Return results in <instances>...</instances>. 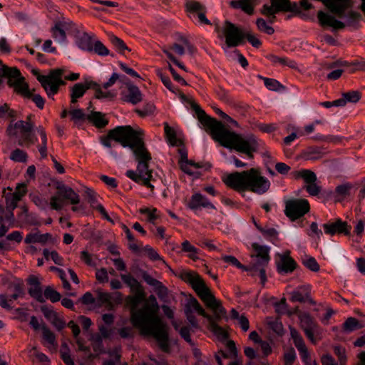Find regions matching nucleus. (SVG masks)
<instances>
[{
    "label": "nucleus",
    "instance_id": "nucleus-1",
    "mask_svg": "<svg viewBox=\"0 0 365 365\" xmlns=\"http://www.w3.org/2000/svg\"><path fill=\"white\" fill-rule=\"evenodd\" d=\"M111 140L131 149L138 163L136 170H127L125 175L134 182L153 190L151 182L155 181V177L153 170L149 169L151 155L145 148L142 131L134 130L130 125L117 126L101 138V144L108 148L112 147Z\"/></svg>",
    "mask_w": 365,
    "mask_h": 365
},
{
    "label": "nucleus",
    "instance_id": "nucleus-2",
    "mask_svg": "<svg viewBox=\"0 0 365 365\" xmlns=\"http://www.w3.org/2000/svg\"><path fill=\"white\" fill-rule=\"evenodd\" d=\"M178 277L185 283L190 284L205 304L212 310L214 315L211 316L205 312L198 301L195 298L190 299L185 307V314L192 327L197 329L198 322L193 312L202 316L208 320L209 329L216 336L226 338L227 334L225 330L217 324L226 314L225 309L222 306L221 302L215 298L210 289L206 286L202 278L194 271L182 270L178 274Z\"/></svg>",
    "mask_w": 365,
    "mask_h": 365
},
{
    "label": "nucleus",
    "instance_id": "nucleus-3",
    "mask_svg": "<svg viewBox=\"0 0 365 365\" xmlns=\"http://www.w3.org/2000/svg\"><path fill=\"white\" fill-rule=\"evenodd\" d=\"M126 298V303L130 307V322L140 330L143 336H153L160 349L164 352H169V336L166 324L158 316L159 305L155 297L150 295L148 302L140 309L138 305L145 299L144 292H134Z\"/></svg>",
    "mask_w": 365,
    "mask_h": 365
},
{
    "label": "nucleus",
    "instance_id": "nucleus-4",
    "mask_svg": "<svg viewBox=\"0 0 365 365\" xmlns=\"http://www.w3.org/2000/svg\"><path fill=\"white\" fill-rule=\"evenodd\" d=\"M198 120L210 130V134L214 140L227 148L234 149L237 152L247 155L250 158H253V153L258 149L259 144L254 135L242 136L235 132L228 130L221 121L207 115L205 112L196 103L191 105Z\"/></svg>",
    "mask_w": 365,
    "mask_h": 365
},
{
    "label": "nucleus",
    "instance_id": "nucleus-5",
    "mask_svg": "<svg viewBox=\"0 0 365 365\" xmlns=\"http://www.w3.org/2000/svg\"><path fill=\"white\" fill-rule=\"evenodd\" d=\"M222 180L228 187L238 192L250 191L262 195L270 187L269 180L256 168L225 174Z\"/></svg>",
    "mask_w": 365,
    "mask_h": 365
},
{
    "label": "nucleus",
    "instance_id": "nucleus-6",
    "mask_svg": "<svg viewBox=\"0 0 365 365\" xmlns=\"http://www.w3.org/2000/svg\"><path fill=\"white\" fill-rule=\"evenodd\" d=\"M252 246L256 252L255 256L256 262L250 265V272H252L253 276L258 275L261 283L264 284L267 281L265 268L270 259L269 249L267 246L259 245L257 243H253Z\"/></svg>",
    "mask_w": 365,
    "mask_h": 365
},
{
    "label": "nucleus",
    "instance_id": "nucleus-7",
    "mask_svg": "<svg viewBox=\"0 0 365 365\" xmlns=\"http://www.w3.org/2000/svg\"><path fill=\"white\" fill-rule=\"evenodd\" d=\"M63 69L56 68L51 70L47 75H38L36 77L49 98L58 92L60 86L66 84L63 80Z\"/></svg>",
    "mask_w": 365,
    "mask_h": 365
},
{
    "label": "nucleus",
    "instance_id": "nucleus-8",
    "mask_svg": "<svg viewBox=\"0 0 365 365\" xmlns=\"http://www.w3.org/2000/svg\"><path fill=\"white\" fill-rule=\"evenodd\" d=\"M56 195L52 196L50 205L53 210H60L63 207V200H68L72 205H77L80 202L79 195L70 187L62 185L58 186Z\"/></svg>",
    "mask_w": 365,
    "mask_h": 365
},
{
    "label": "nucleus",
    "instance_id": "nucleus-9",
    "mask_svg": "<svg viewBox=\"0 0 365 365\" xmlns=\"http://www.w3.org/2000/svg\"><path fill=\"white\" fill-rule=\"evenodd\" d=\"M310 205L307 200L292 199L285 202L284 214L292 222L302 217L309 212Z\"/></svg>",
    "mask_w": 365,
    "mask_h": 365
},
{
    "label": "nucleus",
    "instance_id": "nucleus-10",
    "mask_svg": "<svg viewBox=\"0 0 365 365\" xmlns=\"http://www.w3.org/2000/svg\"><path fill=\"white\" fill-rule=\"evenodd\" d=\"M14 129L19 131L18 144L21 146L29 147L36 143L37 138L33 133L34 124L31 121L18 120L14 125Z\"/></svg>",
    "mask_w": 365,
    "mask_h": 365
},
{
    "label": "nucleus",
    "instance_id": "nucleus-11",
    "mask_svg": "<svg viewBox=\"0 0 365 365\" xmlns=\"http://www.w3.org/2000/svg\"><path fill=\"white\" fill-rule=\"evenodd\" d=\"M223 34L225 37V43L228 47L239 46L244 38V33L229 21H225Z\"/></svg>",
    "mask_w": 365,
    "mask_h": 365
},
{
    "label": "nucleus",
    "instance_id": "nucleus-12",
    "mask_svg": "<svg viewBox=\"0 0 365 365\" xmlns=\"http://www.w3.org/2000/svg\"><path fill=\"white\" fill-rule=\"evenodd\" d=\"M7 84L9 87L13 88L14 91L25 98H29L32 96V92L29 90L25 78L21 76V72L15 77H7Z\"/></svg>",
    "mask_w": 365,
    "mask_h": 365
},
{
    "label": "nucleus",
    "instance_id": "nucleus-13",
    "mask_svg": "<svg viewBox=\"0 0 365 365\" xmlns=\"http://www.w3.org/2000/svg\"><path fill=\"white\" fill-rule=\"evenodd\" d=\"M121 99L127 103L136 105L143 101V94L139 88L132 83H126V86L121 91Z\"/></svg>",
    "mask_w": 365,
    "mask_h": 365
},
{
    "label": "nucleus",
    "instance_id": "nucleus-14",
    "mask_svg": "<svg viewBox=\"0 0 365 365\" xmlns=\"http://www.w3.org/2000/svg\"><path fill=\"white\" fill-rule=\"evenodd\" d=\"M324 232L327 235H334L335 234H344V235H349L351 231V226H349L346 222H344L338 219L334 222L325 223L323 225Z\"/></svg>",
    "mask_w": 365,
    "mask_h": 365
},
{
    "label": "nucleus",
    "instance_id": "nucleus-15",
    "mask_svg": "<svg viewBox=\"0 0 365 365\" xmlns=\"http://www.w3.org/2000/svg\"><path fill=\"white\" fill-rule=\"evenodd\" d=\"M41 311L44 317L58 330L61 331L66 327V322L62 318H60L58 314L53 309L52 307L43 305L41 307Z\"/></svg>",
    "mask_w": 365,
    "mask_h": 365
},
{
    "label": "nucleus",
    "instance_id": "nucleus-16",
    "mask_svg": "<svg viewBox=\"0 0 365 365\" xmlns=\"http://www.w3.org/2000/svg\"><path fill=\"white\" fill-rule=\"evenodd\" d=\"M188 207L192 210H200L201 208L216 210L215 206L200 193H195L192 195L188 202Z\"/></svg>",
    "mask_w": 365,
    "mask_h": 365
},
{
    "label": "nucleus",
    "instance_id": "nucleus-17",
    "mask_svg": "<svg viewBox=\"0 0 365 365\" xmlns=\"http://www.w3.org/2000/svg\"><path fill=\"white\" fill-rule=\"evenodd\" d=\"M27 282L29 285V288L28 289L29 295L38 302H44L45 299L43 295V290L38 277L34 275H31L28 278Z\"/></svg>",
    "mask_w": 365,
    "mask_h": 365
},
{
    "label": "nucleus",
    "instance_id": "nucleus-18",
    "mask_svg": "<svg viewBox=\"0 0 365 365\" xmlns=\"http://www.w3.org/2000/svg\"><path fill=\"white\" fill-rule=\"evenodd\" d=\"M310 286L304 284L298 287L291 293V301L293 302H309L310 304H314L315 302L310 297Z\"/></svg>",
    "mask_w": 365,
    "mask_h": 365
},
{
    "label": "nucleus",
    "instance_id": "nucleus-19",
    "mask_svg": "<svg viewBox=\"0 0 365 365\" xmlns=\"http://www.w3.org/2000/svg\"><path fill=\"white\" fill-rule=\"evenodd\" d=\"M144 281L153 287L159 298L163 299L168 296V288L160 281L153 278L148 272H144L142 274Z\"/></svg>",
    "mask_w": 365,
    "mask_h": 365
},
{
    "label": "nucleus",
    "instance_id": "nucleus-20",
    "mask_svg": "<svg viewBox=\"0 0 365 365\" xmlns=\"http://www.w3.org/2000/svg\"><path fill=\"white\" fill-rule=\"evenodd\" d=\"M326 5L331 13L342 17L350 6V0H327Z\"/></svg>",
    "mask_w": 365,
    "mask_h": 365
},
{
    "label": "nucleus",
    "instance_id": "nucleus-21",
    "mask_svg": "<svg viewBox=\"0 0 365 365\" xmlns=\"http://www.w3.org/2000/svg\"><path fill=\"white\" fill-rule=\"evenodd\" d=\"M317 17L320 24L323 26H328L333 28L334 30L341 29L345 27V24L342 21L337 20L334 16L323 11H319Z\"/></svg>",
    "mask_w": 365,
    "mask_h": 365
},
{
    "label": "nucleus",
    "instance_id": "nucleus-22",
    "mask_svg": "<svg viewBox=\"0 0 365 365\" xmlns=\"http://www.w3.org/2000/svg\"><path fill=\"white\" fill-rule=\"evenodd\" d=\"M296 267L297 262L293 258L289 257V254L282 256L277 264V270L279 273H291Z\"/></svg>",
    "mask_w": 365,
    "mask_h": 365
},
{
    "label": "nucleus",
    "instance_id": "nucleus-23",
    "mask_svg": "<svg viewBox=\"0 0 365 365\" xmlns=\"http://www.w3.org/2000/svg\"><path fill=\"white\" fill-rule=\"evenodd\" d=\"M270 1L274 6L277 13L279 11H299V7L296 2L292 3L289 0H270Z\"/></svg>",
    "mask_w": 365,
    "mask_h": 365
},
{
    "label": "nucleus",
    "instance_id": "nucleus-24",
    "mask_svg": "<svg viewBox=\"0 0 365 365\" xmlns=\"http://www.w3.org/2000/svg\"><path fill=\"white\" fill-rule=\"evenodd\" d=\"M257 4V0H232L230 5L234 9H240L245 13L252 15L254 8Z\"/></svg>",
    "mask_w": 365,
    "mask_h": 365
},
{
    "label": "nucleus",
    "instance_id": "nucleus-25",
    "mask_svg": "<svg viewBox=\"0 0 365 365\" xmlns=\"http://www.w3.org/2000/svg\"><path fill=\"white\" fill-rule=\"evenodd\" d=\"M86 90L93 89L95 91V98L98 99L113 98L114 95L110 91H103L101 86L95 81H89L83 83Z\"/></svg>",
    "mask_w": 365,
    "mask_h": 365
},
{
    "label": "nucleus",
    "instance_id": "nucleus-26",
    "mask_svg": "<svg viewBox=\"0 0 365 365\" xmlns=\"http://www.w3.org/2000/svg\"><path fill=\"white\" fill-rule=\"evenodd\" d=\"M185 9L189 18L191 19L196 16L197 13L207 9L204 4L195 0H186Z\"/></svg>",
    "mask_w": 365,
    "mask_h": 365
},
{
    "label": "nucleus",
    "instance_id": "nucleus-27",
    "mask_svg": "<svg viewBox=\"0 0 365 365\" xmlns=\"http://www.w3.org/2000/svg\"><path fill=\"white\" fill-rule=\"evenodd\" d=\"M51 239V235L49 233L41 234L38 232L29 233L25 239L26 244L41 243L45 244Z\"/></svg>",
    "mask_w": 365,
    "mask_h": 365
},
{
    "label": "nucleus",
    "instance_id": "nucleus-28",
    "mask_svg": "<svg viewBox=\"0 0 365 365\" xmlns=\"http://www.w3.org/2000/svg\"><path fill=\"white\" fill-rule=\"evenodd\" d=\"M120 278L130 288L131 292H144L141 284L130 274H120Z\"/></svg>",
    "mask_w": 365,
    "mask_h": 365
},
{
    "label": "nucleus",
    "instance_id": "nucleus-29",
    "mask_svg": "<svg viewBox=\"0 0 365 365\" xmlns=\"http://www.w3.org/2000/svg\"><path fill=\"white\" fill-rule=\"evenodd\" d=\"M76 44L78 47L83 51L88 52L93 51L92 38L87 33H83L77 37Z\"/></svg>",
    "mask_w": 365,
    "mask_h": 365
},
{
    "label": "nucleus",
    "instance_id": "nucleus-30",
    "mask_svg": "<svg viewBox=\"0 0 365 365\" xmlns=\"http://www.w3.org/2000/svg\"><path fill=\"white\" fill-rule=\"evenodd\" d=\"M86 118L98 128H103L108 123V120L104 118V115L98 111L91 112L86 116Z\"/></svg>",
    "mask_w": 365,
    "mask_h": 365
},
{
    "label": "nucleus",
    "instance_id": "nucleus-31",
    "mask_svg": "<svg viewBox=\"0 0 365 365\" xmlns=\"http://www.w3.org/2000/svg\"><path fill=\"white\" fill-rule=\"evenodd\" d=\"M86 90L83 83H77L71 88V103L74 104L78 99L82 98L86 93Z\"/></svg>",
    "mask_w": 365,
    "mask_h": 365
},
{
    "label": "nucleus",
    "instance_id": "nucleus-32",
    "mask_svg": "<svg viewBox=\"0 0 365 365\" xmlns=\"http://www.w3.org/2000/svg\"><path fill=\"white\" fill-rule=\"evenodd\" d=\"M36 131L39 134L41 139V144L38 146V152L41 158L44 159L48 155L47 152V136L44 128L42 126L36 128Z\"/></svg>",
    "mask_w": 365,
    "mask_h": 365
},
{
    "label": "nucleus",
    "instance_id": "nucleus-33",
    "mask_svg": "<svg viewBox=\"0 0 365 365\" xmlns=\"http://www.w3.org/2000/svg\"><path fill=\"white\" fill-rule=\"evenodd\" d=\"M351 185L344 183L338 185L335 189V200L341 202L350 195Z\"/></svg>",
    "mask_w": 365,
    "mask_h": 365
},
{
    "label": "nucleus",
    "instance_id": "nucleus-34",
    "mask_svg": "<svg viewBox=\"0 0 365 365\" xmlns=\"http://www.w3.org/2000/svg\"><path fill=\"white\" fill-rule=\"evenodd\" d=\"M182 252L187 253V256L191 259L195 261L198 259V249L192 245L188 240L182 242Z\"/></svg>",
    "mask_w": 365,
    "mask_h": 365
},
{
    "label": "nucleus",
    "instance_id": "nucleus-35",
    "mask_svg": "<svg viewBox=\"0 0 365 365\" xmlns=\"http://www.w3.org/2000/svg\"><path fill=\"white\" fill-rule=\"evenodd\" d=\"M268 59L273 63V64H280L282 66H287L292 68H297V63L293 61L290 60L285 57H279L275 55H269L268 56Z\"/></svg>",
    "mask_w": 365,
    "mask_h": 365
},
{
    "label": "nucleus",
    "instance_id": "nucleus-36",
    "mask_svg": "<svg viewBox=\"0 0 365 365\" xmlns=\"http://www.w3.org/2000/svg\"><path fill=\"white\" fill-rule=\"evenodd\" d=\"M296 177L302 178L307 185L309 183L316 182L317 180L316 174L313 171L307 169H303L298 171Z\"/></svg>",
    "mask_w": 365,
    "mask_h": 365
},
{
    "label": "nucleus",
    "instance_id": "nucleus-37",
    "mask_svg": "<svg viewBox=\"0 0 365 365\" xmlns=\"http://www.w3.org/2000/svg\"><path fill=\"white\" fill-rule=\"evenodd\" d=\"M363 326L354 317H349L343 324V328L346 331L351 332L362 328Z\"/></svg>",
    "mask_w": 365,
    "mask_h": 365
},
{
    "label": "nucleus",
    "instance_id": "nucleus-38",
    "mask_svg": "<svg viewBox=\"0 0 365 365\" xmlns=\"http://www.w3.org/2000/svg\"><path fill=\"white\" fill-rule=\"evenodd\" d=\"M53 37L59 42H64L66 39L65 31L61 27V23H57L51 29Z\"/></svg>",
    "mask_w": 365,
    "mask_h": 365
},
{
    "label": "nucleus",
    "instance_id": "nucleus-39",
    "mask_svg": "<svg viewBox=\"0 0 365 365\" xmlns=\"http://www.w3.org/2000/svg\"><path fill=\"white\" fill-rule=\"evenodd\" d=\"M43 295L45 299H49L53 303L57 302L61 299L60 293L50 286L46 287Z\"/></svg>",
    "mask_w": 365,
    "mask_h": 365
},
{
    "label": "nucleus",
    "instance_id": "nucleus-40",
    "mask_svg": "<svg viewBox=\"0 0 365 365\" xmlns=\"http://www.w3.org/2000/svg\"><path fill=\"white\" fill-rule=\"evenodd\" d=\"M109 39L120 53H124L125 51H130L124 41L118 36L112 34L109 36Z\"/></svg>",
    "mask_w": 365,
    "mask_h": 365
},
{
    "label": "nucleus",
    "instance_id": "nucleus-41",
    "mask_svg": "<svg viewBox=\"0 0 365 365\" xmlns=\"http://www.w3.org/2000/svg\"><path fill=\"white\" fill-rule=\"evenodd\" d=\"M222 260L230 265H232L240 269L245 271H250V267L247 268L240 263V262L234 256L232 255H223L222 256Z\"/></svg>",
    "mask_w": 365,
    "mask_h": 365
},
{
    "label": "nucleus",
    "instance_id": "nucleus-42",
    "mask_svg": "<svg viewBox=\"0 0 365 365\" xmlns=\"http://www.w3.org/2000/svg\"><path fill=\"white\" fill-rule=\"evenodd\" d=\"M300 324L302 329L307 330L310 329H316L317 324L309 314H304L300 317Z\"/></svg>",
    "mask_w": 365,
    "mask_h": 365
},
{
    "label": "nucleus",
    "instance_id": "nucleus-43",
    "mask_svg": "<svg viewBox=\"0 0 365 365\" xmlns=\"http://www.w3.org/2000/svg\"><path fill=\"white\" fill-rule=\"evenodd\" d=\"M28 155L26 152L19 148L14 150L10 155V159L14 162L26 163L27 161Z\"/></svg>",
    "mask_w": 365,
    "mask_h": 365
},
{
    "label": "nucleus",
    "instance_id": "nucleus-44",
    "mask_svg": "<svg viewBox=\"0 0 365 365\" xmlns=\"http://www.w3.org/2000/svg\"><path fill=\"white\" fill-rule=\"evenodd\" d=\"M256 24L258 30L261 32H264L268 35H272L274 32L273 27L269 26L264 19H257L256 21Z\"/></svg>",
    "mask_w": 365,
    "mask_h": 365
},
{
    "label": "nucleus",
    "instance_id": "nucleus-45",
    "mask_svg": "<svg viewBox=\"0 0 365 365\" xmlns=\"http://www.w3.org/2000/svg\"><path fill=\"white\" fill-rule=\"evenodd\" d=\"M43 339L51 346L56 344L55 334L46 326L41 327Z\"/></svg>",
    "mask_w": 365,
    "mask_h": 365
},
{
    "label": "nucleus",
    "instance_id": "nucleus-46",
    "mask_svg": "<svg viewBox=\"0 0 365 365\" xmlns=\"http://www.w3.org/2000/svg\"><path fill=\"white\" fill-rule=\"evenodd\" d=\"M227 351H220V354L224 358L236 357L237 355V350L235 346V343L230 340L227 343Z\"/></svg>",
    "mask_w": 365,
    "mask_h": 365
},
{
    "label": "nucleus",
    "instance_id": "nucleus-47",
    "mask_svg": "<svg viewBox=\"0 0 365 365\" xmlns=\"http://www.w3.org/2000/svg\"><path fill=\"white\" fill-rule=\"evenodd\" d=\"M19 74V70L16 68H9L6 66H3L0 68V77H15Z\"/></svg>",
    "mask_w": 365,
    "mask_h": 365
},
{
    "label": "nucleus",
    "instance_id": "nucleus-48",
    "mask_svg": "<svg viewBox=\"0 0 365 365\" xmlns=\"http://www.w3.org/2000/svg\"><path fill=\"white\" fill-rule=\"evenodd\" d=\"M303 264L307 269L314 272H318L320 269L319 264L313 257H309L307 259H303Z\"/></svg>",
    "mask_w": 365,
    "mask_h": 365
},
{
    "label": "nucleus",
    "instance_id": "nucleus-49",
    "mask_svg": "<svg viewBox=\"0 0 365 365\" xmlns=\"http://www.w3.org/2000/svg\"><path fill=\"white\" fill-rule=\"evenodd\" d=\"M342 96L345 98L346 103H357L361 97V94L358 91H351L347 93H344Z\"/></svg>",
    "mask_w": 365,
    "mask_h": 365
},
{
    "label": "nucleus",
    "instance_id": "nucleus-50",
    "mask_svg": "<svg viewBox=\"0 0 365 365\" xmlns=\"http://www.w3.org/2000/svg\"><path fill=\"white\" fill-rule=\"evenodd\" d=\"M165 133L168 138L170 143L172 145H176L177 137L174 129L168 125L167 123H165Z\"/></svg>",
    "mask_w": 365,
    "mask_h": 365
},
{
    "label": "nucleus",
    "instance_id": "nucleus-51",
    "mask_svg": "<svg viewBox=\"0 0 365 365\" xmlns=\"http://www.w3.org/2000/svg\"><path fill=\"white\" fill-rule=\"evenodd\" d=\"M207 9L197 13L195 17L192 19L194 22L201 25H211L210 21L206 17Z\"/></svg>",
    "mask_w": 365,
    "mask_h": 365
},
{
    "label": "nucleus",
    "instance_id": "nucleus-52",
    "mask_svg": "<svg viewBox=\"0 0 365 365\" xmlns=\"http://www.w3.org/2000/svg\"><path fill=\"white\" fill-rule=\"evenodd\" d=\"M180 169L186 174L190 175V176H193L195 178H198L200 175V173L197 171H193L192 168V161L189 162V163H181V165H180Z\"/></svg>",
    "mask_w": 365,
    "mask_h": 365
},
{
    "label": "nucleus",
    "instance_id": "nucleus-53",
    "mask_svg": "<svg viewBox=\"0 0 365 365\" xmlns=\"http://www.w3.org/2000/svg\"><path fill=\"white\" fill-rule=\"evenodd\" d=\"M93 51L99 56H106L109 54L108 49L100 41H96L93 44Z\"/></svg>",
    "mask_w": 365,
    "mask_h": 365
},
{
    "label": "nucleus",
    "instance_id": "nucleus-54",
    "mask_svg": "<svg viewBox=\"0 0 365 365\" xmlns=\"http://www.w3.org/2000/svg\"><path fill=\"white\" fill-rule=\"evenodd\" d=\"M261 12L262 14L271 17L272 19L269 21L270 23L273 22V20L276 18L275 14H277V11H275L274 6L271 4L270 6L267 4L263 5Z\"/></svg>",
    "mask_w": 365,
    "mask_h": 365
},
{
    "label": "nucleus",
    "instance_id": "nucleus-55",
    "mask_svg": "<svg viewBox=\"0 0 365 365\" xmlns=\"http://www.w3.org/2000/svg\"><path fill=\"white\" fill-rule=\"evenodd\" d=\"M27 192L26 185L25 183L19 184L15 191L12 193L14 197L17 200H21Z\"/></svg>",
    "mask_w": 365,
    "mask_h": 365
},
{
    "label": "nucleus",
    "instance_id": "nucleus-56",
    "mask_svg": "<svg viewBox=\"0 0 365 365\" xmlns=\"http://www.w3.org/2000/svg\"><path fill=\"white\" fill-rule=\"evenodd\" d=\"M16 115L14 110L9 108L7 103L0 104V118H4L6 116L14 118Z\"/></svg>",
    "mask_w": 365,
    "mask_h": 365
},
{
    "label": "nucleus",
    "instance_id": "nucleus-57",
    "mask_svg": "<svg viewBox=\"0 0 365 365\" xmlns=\"http://www.w3.org/2000/svg\"><path fill=\"white\" fill-rule=\"evenodd\" d=\"M260 78L264 80V86L271 91H277L281 87L280 83L275 79L261 76Z\"/></svg>",
    "mask_w": 365,
    "mask_h": 365
},
{
    "label": "nucleus",
    "instance_id": "nucleus-58",
    "mask_svg": "<svg viewBox=\"0 0 365 365\" xmlns=\"http://www.w3.org/2000/svg\"><path fill=\"white\" fill-rule=\"evenodd\" d=\"M85 194L91 206L95 207V205L98 204L96 192L91 188H86Z\"/></svg>",
    "mask_w": 365,
    "mask_h": 365
},
{
    "label": "nucleus",
    "instance_id": "nucleus-59",
    "mask_svg": "<svg viewBox=\"0 0 365 365\" xmlns=\"http://www.w3.org/2000/svg\"><path fill=\"white\" fill-rule=\"evenodd\" d=\"M97 299L101 304H110L112 301V295L108 292L97 291Z\"/></svg>",
    "mask_w": 365,
    "mask_h": 365
},
{
    "label": "nucleus",
    "instance_id": "nucleus-60",
    "mask_svg": "<svg viewBox=\"0 0 365 365\" xmlns=\"http://www.w3.org/2000/svg\"><path fill=\"white\" fill-rule=\"evenodd\" d=\"M246 38L248 42L255 48H259L262 45L261 41L251 32L244 33V38Z\"/></svg>",
    "mask_w": 365,
    "mask_h": 365
},
{
    "label": "nucleus",
    "instance_id": "nucleus-61",
    "mask_svg": "<svg viewBox=\"0 0 365 365\" xmlns=\"http://www.w3.org/2000/svg\"><path fill=\"white\" fill-rule=\"evenodd\" d=\"M258 230L267 238H277L278 235V232L272 227L265 229L258 227Z\"/></svg>",
    "mask_w": 365,
    "mask_h": 365
},
{
    "label": "nucleus",
    "instance_id": "nucleus-62",
    "mask_svg": "<svg viewBox=\"0 0 365 365\" xmlns=\"http://www.w3.org/2000/svg\"><path fill=\"white\" fill-rule=\"evenodd\" d=\"M190 332V328L189 327H183L179 330V333L181 337L183 338L184 340L189 343L191 346H194V342L191 339Z\"/></svg>",
    "mask_w": 365,
    "mask_h": 365
},
{
    "label": "nucleus",
    "instance_id": "nucleus-63",
    "mask_svg": "<svg viewBox=\"0 0 365 365\" xmlns=\"http://www.w3.org/2000/svg\"><path fill=\"white\" fill-rule=\"evenodd\" d=\"M306 191L312 196H317L321 192V187L316 184V182H312L307 185L304 187Z\"/></svg>",
    "mask_w": 365,
    "mask_h": 365
},
{
    "label": "nucleus",
    "instance_id": "nucleus-64",
    "mask_svg": "<svg viewBox=\"0 0 365 365\" xmlns=\"http://www.w3.org/2000/svg\"><path fill=\"white\" fill-rule=\"evenodd\" d=\"M96 277L101 283H105L108 281V272L106 268H101L96 272Z\"/></svg>",
    "mask_w": 365,
    "mask_h": 365
}]
</instances>
